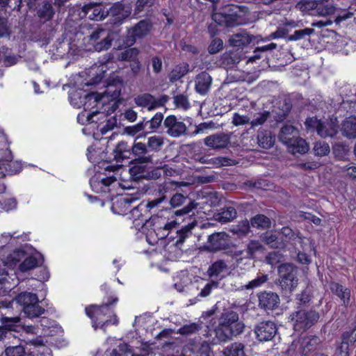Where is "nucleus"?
<instances>
[{
    "label": "nucleus",
    "instance_id": "nucleus-1",
    "mask_svg": "<svg viewBox=\"0 0 356 356\" xmlns=\"http://www.w3.org/2000/svg\"><path fill=\"white\" fill-rule=\"evenodd\" d=\"M118 300L116 296L112 295L107 296L102 305L91 304L85 307V314L91 320L95 330L99 327L105 332L110 325L119 324V318L115 312Z\"/></svg>",
    "mask_w": 356,
    "mask_h": 356
},
{
    "label": "nucleus",
    "instance_id": "nucleus-30",
    "mask_svg": "<svg viewBox=\"0 0 356 356\" xmlns=\"http://www.w3.org/2000/svg\"><path fill=\"white\" fill-rule=\"evenodd\" d=\"M189 216L190 222L183 225L179 229L176 231L177 233V241L176 243H182L185 239L191 234V230L197 225V221L195 218H191Z\"/></svg>",
    "mask_w": 356,
    "mask_h": 356
},
{
    "label": "nucleus",
    "instance_id": "nucleus-62",
    "mask_svg": "<svg viewBox=\"0 0 356 356\" xmlns=\"http://www.w3.org/2000/svg\"><path fill=\"white\" fill-rule=\"evenodd\" d=\"M218 282L214 280H211L206 284L198 296L200 297H207L211 293L213 289L218 288Z\"/></svg>",
    "mask_w": 356,
    "mask_h": 356
},
{
    "label": "nucleus",
    "instance_id": "nucleus-7",
    "mask_svg": "<svg viewBox=\"0 0 356 356\" xmlns=\"http://www.w3.org/2000/svg\"><path fill=\"white\" fill-rule=\"evenodd\" d=\"M153 28V24L148 19L140 20L127 30L124 42L127 46H132L137 40L147 36Z\"/></svg>",
    "mask_w": 356,
    "mask_h": 356
},
{
    "label": "nucleus",
    "instance_id": "nucleus-60",
    "mask_svg": "<svg viewBox=\"0 0 356 356\" xmlns=\"http://www.w3.org/2000/svg\"><path fill=\"white\" fill-rule=\"evenodd\" d=\"M313 32V29L308 28L296 30L291 35V40H298L303 39L307 36H309Z\"/></svg>",
    "mask_w": 356,
    "mask_h": 356
},
{
    "label": "nucleus",
    "instance_id": "nucleus-19",
    "mask_svg": "<svg viewBox=\"0 0 356 356\" xmlns=\"http://www.w3.org/2000/svg\"><path fill=\"white\" fill-rule=\"evenodd\" d=\"M229 266L223 259H217L209 266L207 273L210 278L221 280L227 275Z\"/></svg>",
    "mask_w": 356,
    "mask_h": 356
},
{
    "label": "nucleus",
    "instance_id": "nucleus-11",
    "mask_svg": "<svg viewBox=\"0 0 356 356\" xmlns=\"http://www.w3.org/2000/svg\"><path fill=\"white\" fill-rule=\"evenodd\" d=\"M131 10L129 7L126 8L121 2H117L113 3L111 8L106 11V17H110L111 24L120 25L131 15Z\"/></svg>",
    "mask_w": 356,
    "mask_h": 356
},
{
    "label": "nucleus",
    "instance_id": "nucleus-49",
    "mask_svg": "<svg viewBox=\"0 0 356 356\" xmlns=\"http://www.w3.org/2000/svg\"><path fill=\"white\" fill-rule=\"evenodd\" d=\"M130 351L129 345L122 343L109 352L108 356H127Z\"/></svg>",
    "mask_w": 356,
    "mask_h": 356
},
{
    "label": "nucleus",
    "instance_id": "nucleus-15",
    "mask_svg": "<svg viewBox=\"0 0 356 356\" xmlns=\"http://www.w3.org/2000/svg\"><path fill=\"white\" fill-rule=\"evenodd\" d=\"M318 318V313L315 311H299L296 316L294 329H307L317 322Z\"/></svg>",
    "mask_w": 356,
    "mask_h": 356
},
{
    "label": "nucleus",
    "instance_id": "nucleus-45",
    "mask_svg": "<svg viewBox=\"0 0 356 356\" xmlns=\"http://www.w3.org/2000/svg\"><path fill=\"white\" fill-rule=\"evenodd\" d=\"M139 52L138 49L136 47L129 48L120 52L118 56V58L121 61L130 62L138 56Z\"/></svg>",
    "mask_w": 356,
    "mask_h": 356
},
{
    "label": "nucleus",
    "instance_id": "nucleus-55",
    "mask_svg": "<svg viewBox=\"0 0 356 356\" xmlns=\"http://www.w3.org/2000/svg\"><path fill=\"white\" fill-rule=\"evenodd\" d=\"M200 330V326L195 323H191L188 325H184L178 330V333L181 335H189Z\"/></svg>",
    "mask_w": 356,
    "mask_h": 356
},
{
    "label": "nucleus",
    "instance_id": "nucleus-12",
    "mask_svg": "<svg viewBox=\"0 0 356 356\" xmlns=\"http://www.w3.org/2000/svg\"><path fill=\"white\" fill-rule=\"evenodd\" d=\"M168 100V97L165 95L156 99L154 95L149 93L141 94L135 98V102L138 106L147 108L148 111L163 106Z\"/></svg>",
    "mask_w": 356,
    "mask_h": 356
},
{
    "label": "nucleus",
    "instance_id": "nucleus-64",
    "mask_svg": "<svg viewBox=\"0 0 356 356\" xmlns=\"http://www.w3.org/2000/svg\"><path fill=\"white\" fill-rule=\"evenodd\" d=\"M174 102L177 107L188 108L190 106L187 96L180 94L175 96Z\"/></svg>",
    "mask_w": 356,
    "mask_h": 356
},
{
    "label": "nucleus",
    "instance_id": "nucleus-3",
    "mask_svg": "<svg viewBox=\"0 0 356 356\" xmlns=\"http://www.w3.org/2000/svg\"><path fill=\"white\" fill-rule=\"evenodd\" d=\"M15 300L22 307L24 316L29 318H38L45 312V309L40 305L35 293L23 291L16 296Z\"/></svg>",
    "mask_w": 356,
    "mask_h": 356
},
{
    "label": "nucleus",
    "instance_id": "nucleus-22",
    "mask_svg": "<svg viewBox=\"0 0 356 356\" xmlns=\"http://www.w3.org/2000/svg\"><path fill=\"white\" fill-rule=\"evenodd\" d=\"M259 306L265 310H272L279 303V296L273 292H261L259 296Z\"/></svg>",
    "mask_w": 356,
    "mask_h": 356
},
{
    "label": "nucleus",
    "instance_id": "nucleus-10",
    "mask_svg": "<svg viewBox=\"0 0 356 356\" xmlns=\"http://www.w3.org/2000/svg\"><path fill=\"white\" fill-rule=\"evenodd\" d=\"M163 127L165 133L172 137L178 138L185 134L187 131V127L181 120L175 115H168L163 120Z\"/></svg>",
    "mask_w": 356,
    "mask_h": 356
},
{
    "label": "nucleus",
    "instance_id": "nucleus-28",
    "mask_svg": "<svg viewBox=\"0 0 356 356\" xmlns=\"http://www.w3.org/2000/svg\"><path fill=\"white\" fill-rule=\"evenodd\" d=\"M147 148L152 156V159L156 153L160 152L164 145V138L161 136L154 135L147 138Z\"/></svg>",
    "mask_w": 356,
    "mask_h": 356
},
{
    "label": "nucleus",
    "instance_id": "nucleus-37",
    "mask_svg": "<svg viewBox=\"0 0 356 356\" xmlns=\"http://www.w3.org/2000/svg\"><path fill=\"white\" fill-rule=\"evenodd\" d=\"M309 150V145L303 138L293 136L291 138V154L299 153L304 154Z\"/></svg>",
    "mask_w": 356,
    "mask_h": 356
},
{
    "label": "nucleus",
    "instance_id": "nucleus-6",
    "mask_svg": "<svg viewBox=\"0 0 356 356\" xmlns=\"http://www.w3.org/2000/svg\"><path fill=\"white\" fill-rule=\"evenodd\" d=\"M170 213L178 217L190 216L189 213L197 206L195 201L181 193L175 194L170 200Z\"/></svg>",
    "mask_w": 356,
    "mask_h": 356
},
{
    "label": "nucleus",
    "instance_id": "nucleus-17",
    "mask_svg": "<svg viewBox=\"0 0 356 356\" xmlns=\"http://www.w3.org/2000/svg\"><path fill=\"white\" fill-rule=\"evenodd\" d=\"M277 270L279 278L275 282L277 287L284 296L288 297L289 294V263L280 264Z\"/></svg>",
    "mask_w": 356,
    "mask_h": 356
},
{
    "label": "nucleus",
    "instance_id": "nucleus-58",
    "mask_svg": "<svg viewBox=\"0 0 356 356\" xmlns=\"http://www.w3.org/2000/svg\"><path fill=\"white\" fill-rule=\"evenodd\" d=\"M262 245L257 241L252 240L247 245V256L250 258H252L255 253L261 250Z\"/></svg>",
    "mask_w": 356,
    "mask_h": 356
},
{
    "label": "nucleus",
    "instance_id": "nucleus-46",
    "mask_svg": "<svg viewBox=\"0 0 356 356\" xmlns=\"http://www.w3.org/2000/svg\"><path fill=\"white\" fill-rule=\"evenodd\" d=\"M293 3L295 4V9L300 10L304 13L307 12H313L314 4L309 0H293Z\"/></svg>",
    "mask_w": 356,
    "mask_h": 356
},
{
    "label": "nucleus",
    "instance_id": "nucleus-63",
    "mask_svg": "<svg viewBox=\"0 0 356 356\" xmlns=\"http://www.w3.org/2000/svg\"><path fill=\"white\" fill-rule=\"evenodd\" d=\"M270 114V112L267 111H264L263 113H260L259 116L250 122L252 127L262 125L268 119Z\"/></svg>",
    "mask_w": 356,
    "mask_h": 356
},
{
    "label": "nucleus",
    "instance_id": "nucleus-50",
    "mask_svg": "<svg viewBox=\"0 0 356 356\" xmlns=\"http://www.w3.org/2000/svg\"><path fill=\"white\" fill-rule=\"evenodd\" d=\"M278 139L286 147L287 149H289V124L288 122H286L280 129Z\"/></svg>",
    "mask_w": 356,
    "mask_h": 356
},
{
    "label": "nucleus",
    "instance_id": "nucleus-2",
    "mask_svg": "<svg viewBox=\"0 0 356 356\" xmlns=\"http://www.w3.org/2000/svg\"><path fill=\"white\" fill-rule=\"evenodd\" d=\"M244 327L236 312L226 311L221 314L218 319V325L215 328L216 337L220 342H226L241 334Z\"/></svg>",
    "mask_w": 356,
    "mask_h": 356
},
{
    "label": "nucleus",
    "instance_id": "nucleus-26",
    "mask_svg": "<svg viewBox=\"0 0 356 356\" xmlns=\"http://www.w3.org/2000/svg\"><path fill=\"white\" fill-rule=\"evenodd\" d=\"M253 39L254 37L248 33L241 32L233 34L229 39V42L231 46L236 47L238 49L250 44Z\"/></svg>",
    "mask_w": 356,
    "mask_h": 356
},
{
    "label": "nucleus",
    "instance_id": "nucleus-33",
    "mask_svg": "<svg viewBox=\"0 0 356 356\" xmlns=\"http://www.w3.org/2000/svg\"><path fill=\"white\" fill-rule=\"evenodd\" d=\"M2 165L8 175H15L19 173L22 170V163L13 160L11 152H9L7 159H3Z\"/></svg>",
    "mask_w": 356,
    "mask_h": 356
},
{
    "label": "nucleus",
    "instance_id": "nucleus-29",
    "mask_svg": "<svg viewBox=\"0 0 356 356\" xmlns=\"http://www.w3.org/2000/svg\"><path fill=\"white\" fill-rule=\"evenodd\" d=\"M338 131V126L334 121H322L317 134L323 138L333 137Z\"/></svg>",
    "mask_w": 356,
    "mask_h": 356
},
{
    "label": "nucleus",
    "instance_id": "nucleus-18",
    "mask_svg": "<svg viewBox=\"0 0 356 356\" xmlns=\"http://www.w3.org/2000/svg\"><path fill=\"white\" fill-rule=\"evenodd\" d=\"M20 318L15 317L2 316L1 318V325H0V341L9 338L12 332H17V323Z\"/></svg>",
    "mask_w": 356,
    "mask_h": 356
},
{
    "label": "nucleus",
    "instance_id": "nucleus-31",
    "mask_svg": "<svg viewBox=\"0 0 356 356\" xmlns=\"http://www.w3.org/2000/svg\"><path fill=\"white\" fill-rule=\"evenodd\" d=\"M330 290L341 300L345 306L349 304L350 291L348 289L343 287L339 283L333 282L330 284Z\"/></svg>",
    "mask_w": 356,
    "mask_h": 356
},
{
    "label": "nucleus",
    "instance_id": "nucleus-9",
    "mask_svg": "<svg viewBox=\"0 0 356 356\" xmlns=\"http://www.w3.org/2000/svg\"><path fill=\"white\" fill-rule=\"evenodd\" d=\"M229 235L225 232H214L208 236L203 248L208 252L215 253L229 248Z\"/></svg>",
    "mask_w": 356,
    "mask_h": 356
},
{
    "label": "nucleus",
    "instance_id": "nucleus-14",
    "mask_svg": "<svg viewBox=\"0 0 356 356\" xmlns=\"http://www.w3.org/2000/svg\"><path fill=\"white\" fill-rule=\"evenodd\" d=\"M277 332L275 323L272 321H262L254 328L256 337L259 341H268L273 339Z\"/></svg>",
    "mask_w": 356,
    "mask_h": 356
},
{
    "label": "nucleus",
    "instance_id": "nucleus-5",
    "mask_svg": "<svg viewBox=\"0 0 356 356\" xmlns=\"http://www.w3.org/2000/svg\"><path fill=\"white\" fill-rule=\"evenodd\" d=\"M240 7L234 4H228L222 7L219 12H213L211 19L219 24L220 27L234 28L240 24Z\"/></svg>",
    "mask_w": 356,
    "mask_h": 356
},
{
    "label": "nucleus",
    "instance_id": "nucleus-32",
    "mask_svg": "<svg viewBox=\"0 0 356 356\" xmlns=\"http://www.w3.org/2000/svg\"><path fill=\"white\" fill-rule=\"evenodd\" d=\"M257 141L261 148L269 149L275 143V137L272 136L270 131L262 129L258 131Z\"/></svg>",
    "mask_w": 356,
    "mask_h": 356
},
{
    "label": "nucleus",
    "instance_id": "nucleus-8",
    "mask_svg": "<svg viewBox=\"0 0 356 356\" xmlns=\"http://www.w3.org/2000/svg\"><path fill=\"white\" fill-rule=\"evenodd\" d=\"M21 258H24V260L19 264L18 270L22 273H26L38 267L40 264H42L44 262V257L41 254H38V255H26V251L23 250L17 249L14 251L13 259L16 260V261H19Z\"/></svg>",
    "mask_w": 356,
    "mask_h": 356
},
{
    "label": "nucleus",
    "instance_id": "nucleus-43",
    "mask_svg": "<svg viewBox=\"0 0 356 356\" xmlns=\"http://www.w3.org/2000/svg\"><path fill=\"white\" fill-rule=\"evenodd\" d=\"M54 15L55 10L52 5L47 1L44 2L42 8L38 10V17L44 21L52 19Z\"/></svg>",
    "mask_w": 356,
    "mask_h": 356
},
{
    "label": "nucleus",
    "instance_id": "nucleus-20",
    "mask_svg": "<svg viewBox=\"0 0 356 356\" xmlns=\"http://www.w3.org/2000/svg\"><path fill=\"white\" fill-rule=\"evenodd\" d=\"M204 143L211 149H223L230 143V136L224 133L211 135L205 138Z\"/></svg>",
    "mask_w": 356,
    "mask_h": 356
},
{
    "label": "nucleus",
    "instance_id": "nucleus-35",
    "mask_svg": "<svg viewBox=\"0 0 356 356\" xmlns=\"http://www.w3.org/2000/svg\"><path fill=\"white\" fill-rule=\"evenodd\" d=\"M116 181V177L113 175L102 178L99 181L91 179L90 184L92 190L96 193H99V191H105V188H103V187L107 188Z\"/></svg>",
    "mask_w": 356,
    "mask_h": 356
},
{
    "label": "nucleus",
    "instance_id": "nucleus-4",
    "mask_svg": "<svg viewBox=\"0 0 356 356\" xmlns=\"http://www.w3.org/2000/svg\"><path fill=\"white\" fill-rule=\"evenodd\" d=\"M165 200V197L162 196L146 202H142L138 206L131 209V203L134 202V200L132 198L121 197L113 204L111 209L115 213L118 214H123L131 211L132 214L135 215L136 212L141 211L143 209H145L147 211H150Z\"/></svg>",
    "mask_w": 356,
    "mask_h": 356
},
{
    "label": "nucleus",
    "instance_id": "nucleus-61",
    "mask_svg": "<svg viewBox=\"0 0 356 356\" xmlns=\"http://www.w3.org/2000/svg\"><path fill=\"white\" fill-rule=\"evenodd\" d=\"M163 172L164 170L162 168H152L148 166L146 179H158L162 176Z\"/></svg>",
    "mask_w": 356,
    "mask_h": 356
},
{
    "label": "nucleus",
    "instance_id": "nucleus-56",
    "mask_svg": "<svg viewBox=\"0 0 356 356\" xmlns=\"http://www.w3.org/2000/svg\"><path fill=\"white\" fill-rule=\"evenodd\" d=\"M6 356H25V348L22 346L7 347L5 350Z\"/></svg>",
    "mask_w": 356,
    "mask_h": 356
},
{
    "label": "nucleus",
    "instance_id": "nucleus-54",
    "mask_svg": "<svg viewBox=\"0 0 356 356\" xmlns=\"http://www.w3.org/2000/svg\"><path fill=\"white\" fill-rule=\"evenodd\" d=\"M261 240L264 243L269 245L270 248H278L279 242L277 240V236L276 234H274L272 232H266L261 236Z\"/></svg>",
    "mask_w": 356,
    "mask_h": 356
},
{
    "label": "nucleus",
    "instance_id": "nucleus-38",
    "mask_svg": "<svg viewBox=\"0 0 356 356\" xmlns=\"http://www.w3.org/2000/svg\"><path fill=\"white\" fill-rule=\"evenodd\" d=\"M320 343V339L316 336H309L302 339L301 346L302 348V356H307V354L316 348Z\"/></svg>",
    "mask_w": 356,
    "mask_h": 356
},
{
    "label": "nucleus",
    "instance_id": "nucleus-51",
    "mask_svg": "<svg viewBox=\"0 0 356 356\" xmlns=\"http://www.w3.org/2000/svg\"><path fill=\"white\" fill-rule=\"evenodd\" d=\"M268 280V275L266 274H261L258 275L255 279L250 281L246 285L245 289L248 290L253 289L261 286Z\"/></svg>",
    "mask_w": 356,
    "mask_h": 356
},
{
    "label": "nucleus",
    "instance_id": "nucleus-25",
    "mask_svg": "<svg viewBox=\"0 0 356 356\" xmlns=\"http://www.w3.org/2000/svg\"><path fill=\"white\" fill-rule=\"evenodd\" d=\"M342 343L338 350L340 356H348V346L356 341V325L350 330L346 331L341 336Z\"/></svg>",
    "mask_w": 356,
    "mask_h": 356
},
{
    "label": "nucleus",
    "instance_id": "nucleus-57",
    "mask_svg": "<svg viewBox=\"0 0 356 356\" xmlns=\"http://www.w3.org/2000/svg\"><path fill=\"white\" fill-rule=\"evenodd\" d=\"M223 48V41L219 38H213L208 47V51L211 54H215Z\"/></svg>",
    "mask_w": 356,
    "mask_h": 356
},
{
    "label": "nucleus",
    "instance_id": "nucleus-13",
    "mask_svg": "<svg viewBox=\"0 0 356 356\" xmlns=\"http://www.w3.org/2000/svg\"><path fill=\"white\" fill-rule=\"evenodd\" d=\"M149 222L152 225V229L156 233L158 238H166L170 230L179 224L177 220L165 221V218L158 216L152 217Z\"/></svg>",
    "mask_w": 356,
    "mask_h": 356
},
{
    "label": "nucleus",
    "instance_id": "nucleus-36",
    "mask_svg": "<svg viewBox=\"0 0 356 356\" xmlns=\"http://www.w3.org/2000/svg\"><path fill=\"white\" fill-rule=\"evenodd\" d=\"M341 132L343 136L350 138H356V118L350 117L346 118L341 127Z\"/></svg>",
    "mask_w": 356,
    "mask_h": 356
},
{
    "label": "nucleus",
    "instance_id": "nucleus-27",
    "mask_svg": "<svg viewBox=\"0 0 356 356\" xmlns=\"http://www.w3.org/2000/svg\"><path fill=\"white\" fill-rule=\"evenodd\" d=\"M113 160L116 162H122L124 159L131 158L129 145L127 142L120 141L113 151Z\"/></svg>",
    "mask_w": 356,
    "mask_h": 356
},
{
    "label": "nucleus",
    "instance_id": "nucleus-40",
    "mask_svg": "<svg viewBox=\"0 0 356 356\" xmlns=\"http://www.w3.org/2000/svg\"><path fill=\"white\" fill-rule=\"evenodd\" d=\"M244 348L242 343H232L224 349L223 356H246Z\"/></svg>",
    "mask_w": 356,
    "mask_h": 356
},
{
    "label": "nucleus",
    "instance_id": "nucleus-21",
    "mask_svg": "<svg viewBox=\"0 0 356 356\" xmlns=\"http://www.w3.org/2000/svg\"><path fill=\"white\" fill-rule=\"evenodd\" d=\"M129 151L131 156H134V160L154 161V159H152V156L147 148L146 143L135 140L131 146L129 145Z\"/></svg>",
    "mask_w": 356,
    "mask_h": 356
},
{
    "label": "nucleus",
    "instance_id": "nucleus-16",
    "mask_svg": "<svg viewBox=\"0 0 356 356\" xmlns=\"http://www.w3.org/2000/svg\"><path fill=\"white\" fill-rule=\"evenodd\" d=\"M152 164L153 161H144L132 160L129 169L130 179L134 181H139L142 179H146L148 164Z\"/></svg>",
    "mask_w": 356,
    "mask_h": 356
},
{
    "label": "nucleus",
    "instance_id": "nucleus-53",
    "mask_svg": "<svg viewBox=\"0 0 356 356\" xmlns=\"http://www.w3.org/2000/svg\"><path fill=\"white\" fill-rule=\"evenodd\" d=\"M125 129L127 133L131 136H134L140 131H143L145 134H148V132H147V127L145 119L134 126L126 127Z\"/></svg>",
    "mask_w": 356,
    "mask_h": 356
},
{
    "label": "nucleus",
    "instance_id": "nucleus-41",
    "mask_svg": "<svg viewBox=\"0 0 356 356\" xmlns=\"http://www.w3.org/2000/svg\"><path fill=\"white\" fill-rule=\"evenodd\" d=\"M163 120V114L161 112H157L150 120L145 121L147 132H156Z\"/></svg>",
    "mask_w": 356,
    "mask_h": 356
},
{
    "label": "nucleus",
    "instance_id": "nucleus-42",
    "mask_svg": "<svg viewBox=\"0 0 356 356\" xmlns=\"http://www.w3.org/2000/svg\"><path fill=\"white\" fill-rule=\"evenodd\" d=\"M251 225L257 229H268L271 226V221L269 218L264 214H257L251 219Z\"/></svg>",
    "mask_w": 356,
    "mask_h": 356
},
{
    "label": "nucleus",
    "instance_id": "nucleus-47",
    "mask_svg": "<svg viewBox=\"0 0 356 356\" xmlns=\"http://www.w3.org/2000/svg\"><path fill=\"white\" fill-rule=\"evenodd\" d=\"M277 45L276 43L270 42L268 44L261 45V46L256 47V49L254 51V54L248 58V61L253 62L256 59L260 58L261 56L257 54L258 52H265L267 51H270V50L275 49L277 47Z\"/></svg>",
    "mask_w": 356,
    "mask_h": 356
},
{
    "label": "nucleus",
    "instance_id": "nucleus-24",
    "mask_svg": "<svg viewBox=\"0 0 356 356\" xmlns=\"http://www.w3.org/2000/svg\"><path fill=\"white\" fill-rule=\"evenodd\" d=\"M195 88L197 93L206 95L211 85L212 79L209 74L205 71L199 73L195 77Z\"/></svg>",
    "mask_w": 356,
    "mask_h": 356
},
{
    "label": "nucleus",
    "instance_id": "nucleus-52",
    "mask_svg": "<svg viewBox=\"0 0 356 356\" xmlns=\"http://www.w3.org/2000/svg\"><path fill=\"white\" fill-rule=\"evenodd\" d=\"M332 152L339 160H344L348 154V149L346 145L342 143H337L332 147Z\"/></svg>",
    "mask_w": 356,
    "mask_h": 356
},
{
    "label": "nucleus",
    "instance_id": "nucleus-59",
    "mask_svg": "<svg viewBox=\"0 0 356 356\" xmlns=\"http://www.w3.org/2000/svg\"><path fill=\"white\" fill-rule=\"evenodd\" d=\"M112 38L108 35L104 38L101 41L97 42L94 44V47L96 51H101L107 50L111 47Z\"/></svg>",
    "mask_w": 356,
    "mask_h": 356
},
{
    "label": "nucleus",
    "instance_id": "nucleus-23",
    "mask_svg": "<svg viewBox=\"0 0 356 356\" xmlns=\"http://www.w3.org/2000/svg\"><path fill=\"white\" fill-rule=\"evenodd\" d=\"M82 12L85 17L95 21L102 20L106 17V11L103 10L100 5L95 3H88L83 6Z\"/></svg>",
    "mask_w": 356,
    "mask_h": 356
},
{
    "label": "nucleus",
    "instance_id": "nucleus-34",
    "mask_svg": "<svg viewBox=\"0 0 356 356\" xmlns=\"http://www.w3.org/2000/svg\"><path fill=\"white\" fill-rule=\"evenodd\" d=\"M237 212L233 206H225L216 215V218L220 222H228L236 218Z\"/></svg>",
    "mask_w": 356,
    "mask_h": 356
},
{
    "label": "nucleus",
    "instance_id": "nucleus-39",
    "mask_svg": "<svg viewBox=\"0 0 356 356\" xmlns=\"http://www.w3.org/2000/svg\"><path fill=\"white\" fill-rule=\"evenodd\" d=\"M188 65L187 63L175 65L169 74L170 81L175 83L180 80L188 73Z\"/></svg>",
    "mask_w": 356,
    "mask_h": 356
},
{
    "label": "nucleus",
    "instance_id": "nucleus-48",
    "mask_svg": "<svg viewBox=\"0 0 356 356\" xmlns=\"http://www.w3.org/2000/svg\"><path fill=\"white\" fill-rule=\"evenodd\" d=\"M314 152L315 155L318 156H323L327 155L330 153V148L328 143L324 141H319L314 144Z\"/></svg>",
    "mask_w": 356,
    "mask_h": 356
},
{
    "label": "nucleus",
    "instance_id": "nucleus-44",
    "mask_svg": "<svg viewBox=\"0 0 356 356\" xmlns=\"http://www.w3.org/2000/svg\"><path fill=\"white\" fill-rule=\"evenodd\" d=\"M335 10L336 8L332 3H325L322 6L319 5L318 7L313 8V12L310 13V14L312 15L325 17L334 14Z\"/></svg>",
    "mask_w": 356,
    "mask_h": 356
}]
</instances>
